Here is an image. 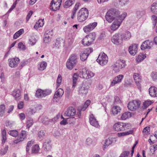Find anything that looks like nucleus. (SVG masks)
I'll return each mask as SVG.
<instances>
[{
  "instance_id": "1",
  "label": "nucleus",
  "mask_w": 157,
  "mask_h": 157,
  "mask_svg": "<svg viewBox=\"0 0 157 157\" xmlns=\"http://www.w3.org/2000/svg\"><path fill=\"white\" fill-rule=\"evenodd\" d=\"M119 11L115 9H110L106 13L105 16L106 19L109 22H111L114 19L119 18Z\"/></svg>"
},
{
  "instance_id": "2",
  "label": "nucleus",
  "mask_w": 157,
  "mask_h": 157,
  "mask_svg": "<svg viewBox=\"0 0 157 157\" xmlns=\"http://www.w3.org/2000/svg\"><path fill=\"white\" fill-rule=\"evenodd\" d=\"M126 66V62L123 60H118L112 65L111 68L115 72H118Z\"/></svg>"
},
{
  "instance_id": "3",
  "label": "nucleus",
  "mask_w": 157,
  "mask_h": 157,
  "mask_svg": "<svg viewBox=\"0 0 157 157\" xmlns=\"http://www.w3.org/2000/svg\"><path fill=\"white\" fill-rule=\"evenodd\" d=\"M131 125L129 123H125L118 122L114 124L113 129L117 132L126 130L131 128Z\"/></svg>"
},
{
  "instance_id": "4",
  "label": "nucleus",
  "mask_w": 157,
  "mask_h": 157,
  "mask_svg": "<svg viewBox=\"0 0 157 157\" xmlns=\"http://www.w3.org/2000/svg\"><path fill=\"white\" fill-rule=\"evenodd\" d=\"M89 11L85 8L81 9L78 12L77 19L79 22H82L86 20L88 17Z\"/></svg>"
},
{
  "instance_id": "5",
  "label": "nucleus",
  "mask_w": 157,
  "mask_h": 157,
  "mask_svg": "<svg viewBox=\"0 0 157 157\" xmlns=\"http://www.w3.org/2000/svg\"><path fill=\"white\" fill-rule=\"evenodd\" d=\"M78 59V56L76 54H72L66 62L67 68L69 70H72L76 65Z\"/></svg>"
},
{
  "instance_id": "6",
  "label": "nucleus",
  "mask_w": 157,
  "mask_h": 157,
  "mask_svg": "<svg viewBox=\"0 0 157 157\" xmlns=\"http://www.w3.org/2000/svg\"><path fill=\"white\" fill-rule=\"evenodd\" d=\"M127 15L126 13H124L121 15H120L119 18H117L112 23L110 27L111 29L113 30H115L117 29L126 16Z\"/></svg>"
},
{
  "instance_id": "7",
  "label": "nucleus",
  "mask_w": 157,
  "mask_h": 157,
  "mask_svg": "<svg viewBox=\"0 0 157 157\" xmlns=\"http://www.w3.org/2000/svg\"><path fill=\"white\" fill-rule=\"evenodd\" d=\"M141 103L140 101L134 100L128 103L127 107L129 110L134 111L140 108Z\"/></svg>"
},
{
  "instance_id": "8",
  "label": "nucleus",
  "mask_w": 157,
  "mask_h": 157,
  "mask_svg": "<svg viewBox=\"0 0 157 157\" xmlns=\"http://www.w3.org/2000/svg\"><path fill=\"white\" fill-rule=\"evenodd\" d=\"M96 61L100 65L103 66L107 63L108 58L106 54L104 52H101L99 54Z\"/></svg>"
},
{
  "instance_id": "9",
  "label": "nucleus",
  "mask_w": 157,
  "mask_h": 157,
  "mask_svg": "<svg viewBox=\"0 0 157 157\" xmlns=\"http://www.w3.org/2000/svg\"><path fill=\"white\" fill-rule=\"evenodd\" d=\"M154 44L157 45V40H153V41L146 40L141 45V49L142 50L147 49H150L152 47Z\"/></svg>"
},
{
  "instance_id": "10",
  "label": "nucleus",
  "mask_w": 157,
  "mask_h": 157,
  "mask_svg": "<svg viewBox=\"0 0 157 157\" xmlns=\"http://www.w3.org/2000/svg\"><path fill=\"white\" fill-rule=\"evenodd\" d=\"M60 114H59L56 117L51 119H49L47 117L45 116L42 118L41 122L45 125H48L50 122L55 123V122L60 117Z\"/></svg>"
},
{
  "instance_id": "11",
  "label": "nucleus",
  "mask_w": 157,
  "mask_h": 157,
  "mask_svg": "<svg viewBox=\"0 0 157 157\" xmlns=\"http://www.w3.org/2000/svg\"><path fill=\"white\" fill-rule=\"evenodd\" d=\"M28 134L26 131L22 130L20 134H18L17 138L13 141L15 144H17L19 142H22L27 138Z\"/></svg>"
},
{
  "instance_id": "12",
  "label": "nucleus",
  "mask_w": 157,
  "mask_h": 157,
  "mask_svg": "<svg viewBox=\"0 0 157 157\" xmlns=\"http://www.w3.org/2000/svg\"><path fill=\"white\" fill-rule=\"evenodd\" d=\"M84 69L79 70V73H75L73 76V84L72 88L74 89L76 86L77 80L78 76L82 78V75H83V72H84Z\"/></svg>"
},
{
  "instance_id": "13",
  "label": "nucleus",
  "mask_w": 157,
  "mask_h": 157,
  "mask_svg": "<svg viewBox=\"0 0 157 157\" xmlns=\"http://www.w3.org/2000/svg\"><path fill=\"white\" fill-rule=\"evenodd\" d=\"M62 0H52L51 3V7L53 11L59 10L61 5Z\"/></svg>"
},
{
  "instance_id": "14",
  "label": "nucleus",
  "mask_w": 157,
  "mask_h": 157,
  "mask_svg": "<svg viewBox=\"0 0 157 157\" xmlns=\"http://www.w3.org/2000/svg\"><path fill=\"white\" fill-rule=\"evenodd\" d=\"M93 52L92 48H87L86 49L84 52H82L80 55V59L82 61H85L90 53Z\"/></svg>"
},
{
  "instance_id": "15",
  "label": "nucleus",
  "mask_w": 157,
  "mask_h": 157,
  "mask_svg": "<svg viewBox=\"0 0 157 157\" xmlns=\"http://www.w3.org/2000/svg\"><path fill=\"white\" fill-rule=\"evenodd\" d=\"M20 60L18 58H11L8 59L9 66L11 68L16 67L20 63Z\"/></svg>"
},
{
  "instance_id": "16",
  "label": "nucleus",
  "mask_w": 157,
  "mask_h": 157,
  "mask_svg": "<svg viewBox=\"0 0 157 157\" xmlns=\"http://www.w3.org/2000/svg\"><path fill=\"white\" fill-rule=\"evenodd\" d=\"M89 120L91 125L97 128L99 127L98 121H97L96 118L93 114L89 115Z\"/></svg>"
},
{
  "instance_id": "17",
  "label": "nucleus",
  "mask_w": 157,
  "mask_h": 157,
  "mask_svg": "<svg viewBox=\"0 0 157 157\" xmlns=\"http://www.w3.org/2000/svg\"><path fill=\"white\" fill-rule=\"evenodd\" d=\"M97 23L94 22L91 23L83 28V30L86 33H88L93 30L97 26Z\"/></svg>"
},
{
  "instance_id": "18",
  "label": "nucleus",
  "mask_w": 157,
  "mask_h": 157,
  "mask_svg": "<svg viewBox=\"0 0 157 157\" xmlns=\"http://www.w3.org/2000/svg\"><path fill=\"white\" fill-rule=\"evenodd\" d=\"M63 93V90L61 88H59L56 92L54 95L53 101L57 102L62 96Z\"/></svg>"
},
{
  "instance_id": "19",
  "label": "nucleus",
  "mask_w": 157,
  "mask_h": 157,
  "mask_svg": "<svg viewBox=\"0 0 157 157\" xmlns=\"http://www.w3.org/2000/svg\"><path fill=\"white\" fill-rule=\"evenodd\" d=\"M138 50V44H132L128 48V51L132 56H135L137 53Z\"/></svg>"
},
{
  "instance_id": "20",
  "label": "nucleus",
  "mask_w": 157,
  "mask_h": 157,
  "mask_svg": "<svg viewBox=\"0 0 157 157\" xmlns=\"http://www.w3.org/2000/svg\"><path fill=\"white\" fill-rule=\"evenodd\" d=\"M88 87L85 85L83 84L82 86L79 87L78 92L79 95L81 96L86 95L88 93Z\"/></svg>"
},
{
  "instance_id": "21",
  "label": "nucleus",
  "mask_w": 157,
  "mask_h": 157,
  "mask_svg": "<svg viewBox=\"0 0 157 157\" xmlns=\"http://www.w3.org/2000/svg\"><path fill=\"white\" fill-rule=\"evenodd\" d=\"M12 95L16 100L18 101L21 98L22 93L20 90L16 89L12 92Z\"/></svg>"
},
{
  "instance_id": "22",
  "label": "nucleus",
  "mask_w": 157,
  "mask_h": 157,
  "mask_svg": "<svg viewBox=\"0 0 157 157\" xmlns=\"http://www.w3.org/2000/svg\"><path fill=\"white\" fill-rule=\"evenodd\" d=\"M123 78L124 75H123L121 74L118 75L117 76L115 77L111 82L110 84V86H113L116 84L121 82Z\"/></svg>"
},
{
  "instance_id": "23",
  "label": "nucleus",
  "mask_w": 157,
  "mask_h": 157,
  "mask_svg": "<svg viewBox=\"0 0 157 157\" xmlns=\"http://www.w3.org/2000/svg\"><path fill=\"white\" fill-rule=\"evenodd\" d=\"M149 93L152 97H157V88L155 86H151L149 89Z\"/></svg>"
},
{
  "instance_id": "24",
  "label": "nucleus",
  "mask_w": 157,
  "mask_h": 157,
  "mask_svg": "<svg viewBox=\"0 0 157 157\" xmlns=\"http://www.w3.org/2000/svg\"><path fill=\"white\" fill-rule=\"evenodd\" d=\"M64 114L68 117H73L76 114V111L73 107H70L65 112Z\"/></svg>"
},
{
  "instance_id": "25",
  "label": "nucleus",
  "mask_w": 157,
  "mask_h": 157,
  "mask_svg": "<svg viewBox=\"0 0 157 157\" xmlns=\"http://www.w3.org/2000/svg\"><path fill=\"white\" fill-rule=\"evenodd\" d=\"M149 8L152 13L157 15V1L152 3L150 5Z\"/></svg>"
},
{
  "instance_id": "26",
  "label": "nucleus",
  "mask_w": 157,
  "mask_h": 157,
  "mask_svg": "<svg viewBox=\"0 0 157 157\" xmlns=\"http://www.w3.org/2000/svg\"><path fill=\"white\" fill-rule=\"evenodd\" d=\"M43 148L46 151H48L51 150L52 146L50 141H46L43 144Z\"/></svg>"
},
{
  "instance_id": "27",
  "label": "nucleus",
  "mask_w": 157,
  "mask_h": 157,
  "mask_svg": "<svg viewBox=\"0 0 157 157\" xmlns=\"http://www.w3.org/2000/svg\"><path fill=\"white\" fill-rule=\"evenodd\" d=\"M133 77L136 84L139 85L141 81V78L140 74L138 73H135L134 74Z\"/></svg>"
},
{
  "instance_id": "28",
  "label": "nucleus",
  "mask_w": 157,
  "mask_h": 157,
  "mask_svg": "<svg viewBox=\"0 0 157 157\" xmlns=\"http://www.w3.org/2000/svg\"><path fill=\"white\" fill-rule=\"evenodd\" d=\"M1 139L2 141V143L4 144L7 140L6 132L5 129L1 130Z\"/></svg>"
},
{
  "instance_id": "29",
  "label": "nucleus",
  "mask_w": 157,
  "mask_h": 157,
  "mask_svg": "<svg viewBox=\"0 0 157 157\" xmlns=\"http://www.w3.org/2000/svg\"><path fill=\"white\" fill-rule=\"evenodd\" d=\"M47 63L46 62L42 61L39 63L38 66V69L40 71H43L45 70L47 66Z\"/></svg>"
},
{
  "instance_id": "30",
  "label": "nucleus",
  "mask_w": 157,
  "mask_h": 157,
  "mask_svg": "<svg viewBox=\"0 0 157 157\" xmlns=\"http://www.w3.org/2000/svg\"><path fill=\"white\" fill-rule=\"evenodd\" d=\"M53 35L52 31L48 30L44 33V39H52Z\"/></svg>"
},
{
  "instance_id": "31",
  "label": "nucleus",
  "mask_w": 157,
  "mask_h": 157,
  "mask_svg": "<svg viewBox=\"0 0 157 157\" xmlns=\"http://www.w3.org/2000/svg\"><path fill=\"white\" fill-rule=\"evenodd\" d=\"M75 1V0H67L63 5V7L64 8H68L74 4Z\"/></svg>"
},
{
  "instance_id": "32",
  "label": "nucleus",
  "mask_w": 157,
  "mask_h": 157,
  "mask_svg": "<svg viewBox=\"0 0 157 157\" xmlns=\"http://www.w3.org/2000/svg\"><path fill=\"white\" fill-rule=\"evenodd\" d=\"M34 123L33 120V118L29 117L27 119L26 127L28 129L31 127Z\"/></svg>"
},
{
  "instance_id": "33",
  "label": "nucleus",
  "mask_w": 157,
  "mask_h": 157,
  "mask_svg": "<svg viewBox=\"0 0 157 157\" xmlns=\"http://www.w3.org/2000/svg\"><path fill=\"white\" fill-rule=\"evenodd\" d=\"M121 110L120 107L118 106H114L112 107V113L114 115L117 114L118 113L120 112Z\"/></svg>"
},
{
  "instance_id": "34",
  "label": "nucleus",
  "mask_w": 157,
  "mask_h": 157,
  "mask_svg": "<svg viewBox=\"0 0 157 157\" xmlns=\"http://www.w3.org/2000/svg\"><path fill=\"white\" fill-rule=\"evenodd\" d=\"M131 113L130 112H125L122 114L121 119L122 120H125L131 117Z\"/></svg>"
},
{
  "instance_id": "35",
  "label": "nucleus",
  "mask_w": 157,
  "mask_h": 157,
  "mask_svg": "<svg viewBox=\"0 0 157 157\" xmlns=\"http://www.w3.org/2000/svg\"><path fill=\"white\" fill-rule=\"evenodd\" d=\"M44 19H39L36 23L35 25L34 26V28L36 29L38 28L42 27L44 25Z\"/></svg>"
},
{
  "instance_id": "36",
  "label": "nucleus",
  "mask_w": 157,
  "mask_h": 157,
  "mask_svg": "<svg viewBox=\"0 0 157 157\" xmlns=\"http://www.w3.org/2000/svg\"><path fill=\"white\" fill-rule=\"evenodd\" d=\"M146 57V56L145 54H140L138 55L136 57V60L137 62H140L143 60Z\"/></svg>"
},
{
  "instance_id": "37",
  "label": "nucleus",
  "mask_w": 157,
  "mask_h": 157,
  "mask_svg": "<svg viewBox=\"0 0 157 157\" xmlns=\"http://www.w3.org/2000/svg\"><path fill=\"white\" fill-rule=\"evenodd\" d=\"M40 148L38 145L36 144L33 146L32 152L33 154H37L39 152Z\"/></svg>"
},
{
  "instance_id": "38",
  "label": "nucleus",
  "mask_w": 157,
  "mask_h": 157,
  "mask_svg": "<svg viewBox=\"0 0 157 157\" xmlns=\"http://www.w3.org/2000/svg\"><path fill=\"white\" fill-rule=\"evenodd\" d=\"M145 14V10L142 9L138 10L136 12V16L139 18L144 16Z\"/></svg>"
},
{
  "instance_id": "39",
  "label": "nucleus",
  "mask_w": 157,
  "mask_h": 157,
  "mask_svg": "<svg viewBox=\"0 0 157 157\" xmlns=\"http://www.w3.org/2000/svg\"><path fill=\"white\" fill-rule=\"evenodd\" d=\"M133 132V131L132 130H130L129 131L126 132L118 133L117 134V136L119 137L124 136L130 134H132Z\"/></svg>"
},
{
  "instance_id": "40",
  "label": "nucleus",
  "mask_w": 157,
  "mask_h": 157,
  "mask_svg": "<svg viewBox=\"0 0 157 157\" xmlns=\"http://www.w3.org/2000/svg\"><path fill=\"white\" fill-rule=\"evenodd\" d=\"M24 32L23 29H21L16 32L14 35L13 37L14 39H16Z\"/></svg>"
},
{
  "instance_id": "41",
  "label": "nucleus",
  "mask_w": 157,
  "mask_h": 157,
  "mask_svg": "<svg viewBox=\"0 0 157 157\" xmlns=\"http://www.w3.org/2000/svg\"><path fill=\"white\" fill-rule=\"evenodd\" d=\"M153 102L150 100H147L144 102L143 103V106L142 107V109H145L148 107L149 106L151 105Z\"/></svg>"
},
{
  "instance_id": "42",
  "label": "nucleus",
  "mask_w": 157,
  "mask_h": 157,
  "mask_svg": "<svg viewBox=\"0 0 157 157\" xmlns=\"http://www.w3.org/2000/svg\"><path fill=\"white\" fill-rule=\"evenodd\" d=\"M45 136V133L43 130H41L39 131L37 134L38 138L39 140H43Z\"/></svg>"
},
{
  "instance_id": "43",
  "label": "nucleus",
  "mask_w": 157,
  "mask_h": 157,
  "mask_svg": "<svg viewBox=\"0 0 157 157\" xmlns=\"http://www.w3.org/2000/svg\"><path fill=\"white\" fill-rule=\"evenodd\" d=\"M43 90L40 89H38L36 91L35 96L38 98H43Z\"/></svg>"
},
{
  "instance_id": "44",
  "label": "nucleus",
  "mask_w": 157,
  "mask_h": 157,
  "mask_svg": "<svg viewBox=\"0 0 157 157\" xmlns=\"http://www.w3.org/2000/svg\"><path fill=\"white\" fill-rule=\"evenodd\" d=\"M121 36V38L126 39H129L131 37V34L129 32H127L125 34H123Z\"/></svg>"
},
{
  "instance_id": "45",
  "label": "nucleus",
  "mask_w": 157,
  "mask_h": 157,
  "mask_svg": "<svg viewBox=\"0 0 157 157\" xmlns=\"http://www.w3.org/2000/svg\"><path fill=\"white\" fill-rule=\"evenodd\" d=\"M85 71L86 72V74H87L86 79L89 78L94 76V73L93 72L86 70V69H85Z\"/></svg>"
},
{
  "instance_id": "46",
  "label": "nucleus",
  "mask_w": 157,
  "mask_h": 157,
  "mask_svg": "<svg viewBox=\"0 0 157 157\" xmlns=\"http://www.w3.org/2000/svg\"><path fill=\"white\" fill-rule=\"evenodd\" d=\"M8 145H6L3 148H2L0 150V154L2 155L6 154L8 150Z\"/></svg>"
},
{
  "instance_id": "47",
  "label": "nucleus",
  "mask_w": 157,
  "mask_h": 157,
  "mask_svg": "<svg viewBox=\"0 0 157 157\" xmlns=\"http://www.w3.org/2000/svg\"><path fill=\"white\" fill-rule=\"evenodd\" d=\"M5 106L4 105H0V117L3 116L5 112Z\"/></svg>"
},
{
  "instance_id": "48",
  "label": "nucleus",
  "mask_w": 157,
  "mask_h": 157,
  "mask_svg": "<svg viewBox=\"0 0 157 157\" xmlns=\"http://www.w3.org/2000/svg\"><path fill=\"white\" fill-rule=\"evenodd\" d=\"M90 101L89 100H87L85 103L84 105L81 108V110L84 111L90 105Z\"/></svg>"
},
{
  "instance_id": "49",
  "label": "nucleus",
  "mask_w": 157,
  "mask_h": 157,
  "mask_svg": "<svg viewBox=\"0 0 157 157\" xmlns=\"http://www.w3.org/2000/svg\"><path fill=\"white\" fill-rule=\"evenodd\" d=\"M8 134L13 137H16L18 135V132L16 130H12L8 132Z\"/></svg>"
},
{
  "instance_id": "50",
  "label": "nucleus",
  "mask_w": 157,
  "mask_h": 157,
  "mask_svg": "<svg viewBox=\"0 0 157 157\" xmlns=\"http://www.w3.org/2000/svg\"><path fill=\"white\" fill-rule=\"evenodd\" d=\"M112 141L110 139H106L105 141V143L103 145V148H105L107 147L109 145L112 144Z\"/></svg>"
},
{
  "instance_id": "51",
  "label": "nucleus",
  "mask_w": 157,
  "mask_h": 157,
  "mask_svg": "<svg viewBox=\"0 0 157 157\" xmlns=\"http://www.w3.org/2000/svg\"><path fill=\"white\" fill-rule=\"evenodd\" d=\"M93 42L90 40H82V44L85 46L90 45Z\"/></svg>"
},
{
  "instance_id": "52",
  "label": "nucleus",
  "mask_w": 157,
  "mask_h": 157,
  "mask_svg": "<svg viewBox=\"0 0 157 157\" xmlns=\"http://www.w3.org/2000/svg\"><path fill=\"white\" fill-rule=\"evenodd\" d=\"M96 36L95 33L93 32L86 35V38L87 39H94L95 38Z\"/></svg>"
},
{
  "instance_id": "53",
  "label": "nucleus",
  "mask_w": 157,
  "mask_h": 157,
  "mask_svg": "<svg viewBox=\"0 0 157 157\" xmlns=\"http://www.w3.org/2000/svg\"><path fill=\"white\" fill-rule=\"evenodd\" d=\"M62 77L61 75L59 74L57 79V87H58L61 83Z\"/></svg>"
},
{
  "instance_id": "54",
  "label": "nucleus",
  "mask_w": 157,
  "mask_h": 157,
  "mask_svg": "<svg viewBox=\"0 0 157 157\" xmlns=\"http://www.w3.org/2000/svg\"><path fill=\"white\" fill-rule=\"evenodd\" d=\"M53 44L54 46V48L58 49L61 46V43L60 42L59 40H56V41H54Z\"/></svg>"
},
{
  "instance_id": "55",
  "label": "nucleus",
  "mask_w": 157,
  "mask_h": 157,
  "mask_svg": "<svg viewBox=\"0 0 157 157\" xmlns=\"http://www.w3.org/2000/svg\"><path fill=\"white\" fill-rule=\"evenodd\" d=\"M43 96L44 97L50 94L52 92V91L50 90L46 89L43 90Z\"/></svg>"
},
{
  "instance_id": "56",
  "label": "nucleus",
  "mask_w": 157,
  "mask_h": 157,
  "mask_svg": "<svg viewBox=\"0 0 157 157\" xmlns=\"http://www.w3.org/2000/svg\"><path fill=\"white\" fill-rule=\"evenodd\" d=\"M18 48L21 50H25L26 48L25 46L22 43H19L18 44Z\"/></svg>"
},
{
  "instance_id": "57",
  "label": "nucleus",
  "mask_w": 157,
  "mask_h": 157,
  "mask_svg": "<svg viewBox=\"0 0 157 157\" xmlns=\"http://www.w3.org/2000/svg\"><path fill=\"white\" fill-rule=\"evenodd\" d=\"M151 19L153 25H155L157 22V17L154 15H152L151 16Z\"/></svg>"
},
{
  "instance_id": "58",
  "label": "nucleus",
  "mask_w": 157,
  "mask_h": 157,
  "mask_svg": "<svg viewBox=\"0 0 157 157\" xmlns=\"http://www.w3.org/2000/svg\"><path fill=\"white\" fill-rule=\"evenodd\" d=\"M151 76L152 78V79L155 81L157 79V72H153L151 73Z\"/></svg>"
},
{
  "instance_id": "59",
  "label": "nucleus",
  "mask_w": 157,
  "mask_h": 157,
  "mask_svg": "<svg viewBox=\"0 0 157 157\" xmlns=\"http://www.w3.org/2000/svg\"><path fill=\"white\" fill-rule=\"evenodd\" d=\"M24 102L23 101H20L17 104V108L19 109H21L24 108Z\"/></svg>"
},
{
  "instance_id": "60",
  "label": "nucleus",
  "mask_w": 157,
  "mask_h": 157,
  "mask_svg": "<svg viewBox=\"0 0 157 157\" xmlns=\"http://www.w3.org/2000/svg\"><path fill=\"white\" fill-rule=\"evenodd\" d=\"M150 132V128L146 127L145 128L143 131V132L144 134H147Z\"/></svg>"
},
{
  "instance_id": "61",
  "label": "nucleus",
  "mask_w": 157,
  "mask_h": 157,
  "mask_svg": "<svg viewBox=\"0 0 157 157\" xmlns=\"http://www.w3.org/2000/svg\"><path fill=\"white\" fill-rule=\"evenodd\" d=\"M129 153L128 151H124L122 152L119 157H127Z\"/></svg>"
},
{
  "instance_id": "62",
  "label": "nucleus",
  "mask_w": 157,
  "mask_h": 157,
  "mask_svg": "<svg viewBox=\"0 0 157 157\" xmlns=\"http://www.w3.org/2000/svg\"><path fill=\"white\" fill-rule=\"evenodd\" d=\"M112 42L117 45L121 44L122 43V40H111Z\"/></svg>"
},
{
  "instance_id": "63",
  "label": "nucleus",
  "mask_w": 157,
  "mask_h": 157,
  "mask_svg": "<svg viewBox=\"0 0 157 157\" xmlns=\"http://www.w3.org/2000/svg\"><path fill=\"white\" fill-rule=\"evenodd\" d=\"M128 0H119V4L121 6H123L127 4Z\"/></svg>"
},
{
  "instance_id": "64",
  "label": "nucleus",
  "mask_w": 157,
  "mask_h": 157,
  "mask_svg": "<svg viewBox=\"0 0 157 157\" xmlns=\"http://www.w3.org/2000/svg\"><path fill=\"white\" fill-rule=\"evenodd\" d=\"M19 117L21 121H23L25 118V116L24 113H21L19 114Z\"/></svg>"
}]
</instances>
